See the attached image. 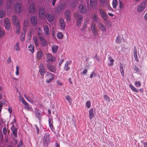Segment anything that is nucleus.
Masks as SVG:
<instances>
[{
  "label": "nucleus",
  "mask_w": 147,
  "mask_h": 147,
  "mask_svg": "<svg viewBox=\"0 0 147 147\" xmlns=\"http://www.w3.org/2000/svg\"><path fill=\"white\" fill-rule=\"evenodd\" d=\"M3 138V135L2 132L0 131V143L2 141Z\"/></svg>",
  "instance_id": "nucleus-49"
},
{
  "label": "nucleus",
  "mask_w": 147,
  "mask_h": 147,
  "mask_svg": "<svg viewBox=\"0 0 147 147\" xmlns=\"http://www.w3.org/2000/svg\"><path fill=\"white\" fill-rule=\"evenodd\" d=\"M90 5L92 8L96 7L97 4V0H90Z\"/></svg>",
  "instance_id": "nucleus-21"
},
{
  "label": "nucleus",
  "mask_w": 147,
  "mask_h": 147,
  "mask_svg": "<svg viewBox=\"0 0 147 147\" xmlns=\"http://www.w3.org/2000/svg\"><path fill=\"white\" fill-rule=\"evenodd\" d=\"M65 98L67 100L69 103H71L72 100L71 98L69 96H66L65 97Z\"/></svg>",
  "instance_id": "nucleus-40"
},
{
  "label": "nucleus",
  "mask_w": 147,
  "mask_h": 147,
  "mask_svg": "<svg viewBox=\"0 0 147 147\" xmlns=\"http://www.w3.org/2000/svg\"><path fill=\"white\" fill-rule=\"evenodd\" d=\"M29 51L33 54L34 52V45L33 43H30L28 47Z\"/></svg>",
  "instance_id": "nucleus-22"
},
{
  "label": "nucleus",
  "mask_w": 147,
  "mask_h": 147,
  "mask_svg": "<svg viewBox=\"0 0 147 147\" xmlns=\"http://www.w3.org/2000/svg\"><path fill=\"white\" fill-rule=\"evenodd\" d=\"M3 132L4 135H5V136H6V135L7 130L6 127L5 126L3 128Z\"/></svg>",
  "instance_id": "nucleus-51"
},
{
  "label": "nucleus",
  "mask_w": 147,
  "mask_h": 147,
  "mask_svg": "<svg viewBox=\"0 0 147 147\" xmlns=\"http://www.w3.org/2000/svg\"><path fill=\"white\" fill-rule=\"evenodd\" d=\"M22 146V142H20L19 143L17 147H21Z\"/></svg>",
  "instance_id": "nucleus-64"
},
{
  "label": "nucleus",
  "mask_w": 147,
  "mask_h": 147,
  "mask_svg": "<svg viewBox=\"0 0 147 147\" xmlns=\"http://www.w3.org/2000/svg\"><path fill=\"white\" fill-rule=\"evenodd\" d=\"M31 23L33 25H36L37 23V17L36 16H32L30 19Z\"/></svg>",
  "instance_id": "nucleus-18"
},
{
  "label": "nucleus",
  "mask_w": 147,
  "mask_h": 147,
  "mask_svg": "<svg viewBox=\"0 0 147 147\" xmlns=\"http://www.w3.org/2000/svg\"><path fill=\"white\" fill-rule=\"evenodd\" d=\"M98 27L100 30L103 31H106V27L101 23L98 24Z\"/></svg>",
  "instance_id": "nucleus-26"
},
{
  "label": "nucleus",
  "mask_w": 147,
  "mask_h": 147,
  "mask_svg": "<svg viewBox=\"0 0 147 147\" xmlns=\"http://www.w3.org/2000/svg\"><path fill=\"white\" fill-rule=\"evenodd\" d=\"M135 84L136 87H139L141 86V82L140 81H136L135 82Z\"/></svg>",
  "instance_id": "nucleus-42"
},
{
  "label": "nucleus",
  "mask_w": 147,
  "mask_h": 147,
  "mask_svg": "<svg viewBox=\"0 0 147 147\" xmlns=\"http://www.w3.org/2000/svg\"><path fill=\"white\" fill-rule=\"evenodd\" d=\"M36 116L37 118L40 121L42 119V116L41 115L40 113H36Z\"/></svg>",
  "instance_id": "nucleus-39"
},
{
  "label": "nucleus",
  "mask_w": 147,
  "mask_h": 147,
  "mask_svg": "<svg viewBox=\"0 0 147 147\" xmlns=\"http://www.w3.org/2000/svg\"><path fill=\"white\" fill-rule=\"evenodd\" d=\"M12 21L14 25L17 27L16 28V33L17 34H19L20 33V27L19 20L18 17L16 16H13L12 17Z\"/></svg>",
  "instance_id": "nucleus-2"
},
{
  "label": "nucleus",
  "mask_w": 147,
  "mask_h": 147,
  "mask_svg": "<svg viewBox=\"0 0 147 147\" xmlns=\"http://www.w3.org/2000/svg\"><path fill=\"white\" fill-rule=\"evenodd\" d=\"M106 6H107L108 7V9L109 10H112V8L110 6V4L108 2H106Z\"/></svg>",
  "instance_id": "nucleus-54"
},
{
  "label": "nucleus",
  "mask_w": 147,
  "mask_h": 147,
  "mask_svg": "<svg viewBox=\"0 0 147 147\" xmlns=\"http://www.w3.org/2000/svg\"><path fill=\"white\" fill-rule=\"evenodd\" d=\"M86 107L88 108H89L91 106V102L90 100H88L87 101L86 105Z\"/></svg>",
  "instance_id": "nucleus-43"
},
{
  "label": "nucleus",
  "mask_w": 147,
  "mask_h": 147,
  "mask_svg": "<svg viewBox=\"0 0 147 147\" xmlns=\"http://www.w3.org/2000/svg\"><path fill=\"white\" fill-rule=\"evenodd\" d=\"M146 7V4L145 2L141 3L138 6L137 11L138 12H140L144 10Z\"/></svg>",
  "instance_id": "nucleus-14"
},
{
  "label": "nucleus",
  "mask_w": 147,
  "mask_h": 147,
  "mask_svg": "<svg viewBox=\"0 0 147 147\" xmlns=\"http://www.w3.org/2000/svg\"><path fill=\"white\" fill-rule=\"evenodd\" d=\"M98 15L97 14H94L93 17V20L94 22H97L98 20Z\"/></svg>",
  "instance_id": "nucleus-33"
},
{
  "label": "nucleus",
  "mask_w": 147,
  "mask_h": 147,
  "mask_svg": "<svg viewBox=\"0 0 147 147\" xmlns=\"http://www.w3.org/2000/svg\"><path fill=\"white\" fill-rule=\"evenodd\" d=\"M37 33L41 45L43 47H45L47 44V42L44 38V35L40 28H38Z\"/></svg>",
  "instance_id": "nucleus-1"
},
{
  "label": "nucleus",
  "mask_w": 147,
  "mask_h": 147,
  "mask_svg": "<svg viewBox=\"0 0 147 147\" xmlns=\"http://www.w3.org/2000/svg\"><path fill=\"white\" fill-rule=\"evenodd\" d=\"M19 67L18 65H17L16 67V76H18L19 75Z\"/></svg>",
  "instance_id": "nucleus-45"
},
{
  "label": "nucleus",
  "mask_w": 147,
  "mask_h": 147,
  "mask_svg": "<svg viewBox=\"0 0 147 147\" xmlns=\"http://www.w3.org/2000/svg\"><path fill=\"white\" fill-rule=\"evenodd\" d=\"M120 69L121 75L123 77L124 76V73L123 70V67H121L120 68Z\"/></svg>",
  "instance_id": "nucleus-52"
},
{
  "label": "nucleus",
  "mask_w": 147,
  "mask_h": 147,
  "mask_svg": "<svg viewBox=\"0 0 147 147\" xmlns=\"http://www.w3.org/2000/svg\"><path fill=\"white\" fill-rule=\"evenodd\" d=\"M75 18L77 20L76 25L78 27L81 26L82 22L83 20L82 15L79 13H76L74 15Z\"/></svg>",
  "instance_id": "nucleus-3"
},
{
  "label": "nucleus",
  "mask_w": 147,
  "mask_h": 147,
  "mask_svg": "<svg viewBox=\"0 0 147 147\" xmlns=\"http://www.w3.org/2000/svg\"><path fill=\"white\" fill-rule=\"evenodd\" d=\"M43 28L45 34L47 35H48L49 33L48 26L47 25H45L44 26Z\"/></svg>",
  "instance_id": "nucleus-27"
},
{
  "label": "nucleus",
  "mask_w": 147,
  "mask_h": 147,
  "mask_svg": "<svg viewBox=\"0 0 147 147\" xmlns=\"http://www.w3.org/2000/svg\"><path fill=\"white\" fill-rule=\"evenodd\" d=\"M57 85L59 86H62L63 84L59 80L57 81Z\"/></svg>",
  "instance_id": "nucleus-63"
},
{
  "label": "nucleus",
  "mask_w": 147,
  "mask_h": 147,
  "mask_svg": "<svg viewBox=\"0 0 147 147\" xmlns=\"http://www.w3.org/2000/svg\"><path fill=\"white\" fill-rule=\"evenodd\" d=\"M129 87L131 90L134 92H136L138 93L139 92V91L138 90H137L133 85H132L131 84H129Z\"/></svg>",
  "instance_id": "nucleus-32"
},
{
  "label": "nucleus",
  "mask_w": 147,
  "mask_h": 147,
  "mask_svg": "<svg viewBox=\"0 0 147 147\" xmlns=\"http://www.w3.org/2000/svg\"><path fill=\"white\" fill-rule=\"evenodd\" d=\"M65 17L66 19L68 21H69L70 20V13L69 10H66L65 12Z\"/></svg>",
  "instance_id": "nucleus-25"
},
{
  "label": "nucleus",
  "mask_w": 147,
  "mask_h": 147,
  "mask_svg": "<svg viewBox=\"0 0 147 147\" xmlns=\"http://www.w3.org/2000/svg\"><path fill=\"white\" fill-rule=\"evenodd\" d=\"M49 124L51 130L52 131H53L55 129L53 125V121L52 119L50 118L49 119Z\"/></svg>",
  "instance_id": "nucleus-23"
},
{
  "label": "nucleus",
  "mask_w": 147,
  "mask_h": 147,
  "mask_svg": "<svg viewBox=\"0 0 147 147\" xmlns=\"http://www.w3.org/2000/svg\"><path fill=\"white\" fill-rule=\"evenodd\" d=\"M45 17L48 21L50 23L53 22L55 21V16L49 13H46Z\"/></svg>",
  "instance_id": "nucleus-8"
},
{
  "label": "nucleus",
  "mask_w": 147,
  "mask_h": 147,
  "mask_svg": "<svg viewBox=\"0 0 147 147\" xmlns=\"http://www.w3.org/2000/svg\"><path fill=\"white\" fill-rule=\"evenodd\" d=\"M104 99L106 101H109L110 99L109 98L107 95H105L104 96Z\"/></svg>",
  "instance_id": "nucleus-50"
},
{
  "label": "nucleus",
  "mask_w": 147,
  "mask_h": 147,
  "mask_svg": "<svg viewBox=\"0 0 147 147\" xmlns=\"http://www.w3.org/2000/svg\"><path fill=\"white\" fill-rule=\"evenodd\" d=\"M134 59H135V61H137L138 62L139 61V59L137 57V55H134Z\"/></svg>",
  "instance_id": "nucleus-58"
},
{
  "label": "nucleus",
  "mask_w": 147,
  "mask_h": 147,
  "mask_svg": "<svg viewBox=\"0 0 147 147\" xmlns=\"http://www.w3.org/2000/svg\"><path fill=\"white\" fill-rule=\"evenodd\" d=\"M137 54V51L136 47L134 46V55Z\"/></svg>",
  "instance_id": "nucleus-55"
},
{
  "label": "nucleus",
  "mask_w": 147,
  "mask_h": 147,
  "mask_svg": "<svg viewBox=\"0 0 147 147\" xmlns=\"http://www.w3.org/2000/svg\"><path fill=\"white\" fill-rule=\"evenodd\" d=\"M14 9L16 13H20L22 11L21 4L19 2L16 3L14 6Z\"/></svg>",
  "instance_id": "nucleus-10"
},
{
  "label": "nucleus",
  "mask_w": 147,
  "mask_h": 147,
  "mask_svg": "<svg viewBox=\"0 0 147 147\" xmlns=\"http://www.w3.org/2000/svg\"><path fill=\"white\" fill-rule=\"evenodd\" d=\"M43 56V54L41 50H40L37 52V58L38 59H41Z\"/></svg>",
  "instance_id": "nucleus-28"
},
{
  "label": "nucleus",
  "mask_w": 147,
  "mask_h": 147,
  "mask_svg": "<svg viewBox=\"0 0 147 147\" xmlns=\"http://www.w3.org/2000/svg\"><path fill=\"white\" fill-rule=\"evenodd\" d=\"M45 76L47 78V79L46 80V81L47 83H49L51 82L54 79V75L48 72H47L45 75Z\"/></svg>",
  "instance_id": "nucleus-6"
},
{
  "label": "nucleus",
  "mask_w": 147,
  "mask_h": 147,
  "mask_svg": "<svg viewBox=\"0 0 147 147\" xmlns=\"http://www.w3.org/2000/svg\"><path fill=\"white\" fill-rule=\"evenodd\" d=\"M79 10L82 13H85L86 12V7L83 5H80L79 6Z\"/></svg>",
  "instance_id": "nucleus-17"
},
{
  "label": "nucleus",
  "mask_w": 147,
  "mask_h": 147,
  "mask_svg": "<svg viewBox=\"0 0 147 147\" xmlns=\"http://www.w3.org/2000/svg\"><path fill=\"white\" fill-rule=\"evenodd\" d=\"M46 66L48 69L51 72L53 73L56 72V68L54 65L50 63H47Z\"/></svg>",
  "instance_id": "nucleus-12"
},
{
  "label": "nucleus",
  "mask_w": 147,
  "mask_h": 147,
  "mask_svg": "<svg viewBox=\"0 0 147 147\" xmlns=\"http://www.w3.org/2000/svg\"><path fill=\"white\" fill-rule=\"evenodd\" d=\"M52 51L54 53H56L58 47L55 45H53L52 46Z\"/></svg>",
  "instance_id": "nucleus-30"
},
{
  "label": "nucleus",
  "mask_w": 147,
  "mask_h": 147,
  "mask_svg": "<svg viewBox=\"0 0 147 147\" xmlns=\"http://www.w3.org/2000/svg\"><path fill=\"white\" fill-rule=\"evenodd\" d=\"M64 61V59H61V60L59 61V65L60 67L61 66V64H62L63 62Z\"/></svg>",
  "instance_id": "nucleus-61"
},
{
  "label": "nucleus",
  "mask_w": 147,
  "mask_h": 147,
  "mask_svg": "<svg viewBox=\"0 0 147 147\" xmlns=\"http://www.w3.org/2000/svg\"><path fill=\"white\" fill-rule=\"evenodd\" d=\"M50 134L49 133L46 132L43 138V143L44 146H47L50 143Z\"/></svg>",
  "instance_id": "nucleus-4"
},
{
  "label": "nucleus",
  "mask_w": 147,
  "mask_h": 147,
  "mask_svg": "<svg viewBox=\"0 0 147 147\" xmlns=\"http://www.w3.org/2000/svg\"><path fill=\"white\" fill-rule=\"evenodd\" d=\"M118 4V1L117 0H113L112 3V5L113 8L115 9Z\"/></svg>",
  "instance_id": "nucleus-35"
},
{
  "label": "nucleus",
  "mask_w": 147,
  "mask_h": 147,
  "mask_svg": "<svg viewBox=\"0 0 147 147\" xmlns=\"http://www.w3.org/2000/svg\"><path fill=\"white\" fill-rule=\"evenodd\" d=\"M11 129L13 135L15 137H17V128L15 127L13 125L11 128Z\"/></svg>",
  "instance_id": "nucleus-24"
},
{
  "label": "nucleus",
  "mask_w": 147,
  "mask_h": 147,
  "mask_svg": "<svg viewBox=\"0 0 147 147\" xmlns=\"http://www.w3.org/2000/svg\"><path fill=\"white\" fill-rule=\"evenodd\" d=\"M64 8V5L61 4H59L57 7V9L59 11L62 10Z\"/></svg>",
  "instance_id": "nucleus-44"
},
{
  "label": "nucleus",
  "mask_w": 147,
  "mask_h": 147,
  "mask_svg": "<svg viewBox=\"0 0 147 147\" xmlns=\"http://www.w3.org/2000/svg\"><path fill=\"white\" fill-rule=\"evenodd\" d=\"M94 109H90L89 111V118L91 119L93 118L94 117V115L93 113Z\"/></svg>",
  "instance_id": "nucleus-29"
},
{
  "label": "nucleus",
  "mask_w": 147,
  "mask_h": 147,
  "mask_svg": "<svg viewBox=\"0 0 147 147\" xmlns=\"http://www.w3.org/2000/svg\"><path fill=\"white\" fill-rule=\"evenodd\" d=\"M22 103L24 104L25 105H28V104L25 101L24 99H22Z\"/></svg>",
  "instance_id": "nucleus-57"
},
{
  "label": "nucleus",
  "mask_w": 147,
  "mask_h": 147,
  "mask_svg": "<svg viewBox=\"0 0 147 147\" xmlns=\"http://www.w3.org/2000/svg\"><path fill=\"white\" fill-rule=\"evenodd\" d=\"M96 74L95 72L94 71H93L92 73L90 75V78H92L93 77H95L96 76Z\"/></svg>",
  "instance_id": "nucleus-48"
},
{
  "label": "nucleus",
  "mask_w": 147,
  "mask_h": 147,
  "mask_svg": "<svg viewBox=\"0 0 147 147\" xmlns=\"http://www.w3.org/2000/svg\"><path fill=\"white\" fill-rule=\"evenodd\" d=\"M46 14L45 8L42 7H40L39 9L38 12L39 17L41 19H43L45 17Z\"/></svg>",
  "instance_id": "nucleus-7"
},
{
  "label": "nucleus",
  "mask_w": 147,
  "mask_h": 147,
  "mask_svg": "<svg viewBox=\"0 0 147 147\" xmlns=\"http://www.w3.org/2000/svg\"><path fill=\"white\" fill-rule=\"evenodd\" d=\"M33 40L36 46H37L38 45L39 43L36 37H34L33 38Z\"/></svg>",
  "instance_id": "nucleus-38"
},
{
  "label": "nucleus",
  "mask_w": 147,
  "mask_h": 147,
  "mask_svg": "<svg viewBox=\"0 0 147 147\" xmlns=\"http://www.w3.org/2000/svg\"><path fill=\"white\" fill-rule=\"evenodd\" d=\"M35 126L36 128V131H37V133L38 134H39V129L38 127L36 125H35Z\"/></svg>",
  "instance_id": "nucleus-62"
},
{
  "label": "nucleus",
  "mask_w": 147,
  "mask_h": 147,
  "mask_svg": "<svg viewBox=\"0 0 147 147\" xmlns=\"http://www.w3.org/2000/svg\"><path fill=\"white\" fill-rule=\"evenodd\" d=\"M14 48L15 50L17 51H18L20 50V42H17L15 44L14 46Z\"/></svg>",
  "instance_id": "nucleus-31"
},
{
  "label": "nucleus",
  "mask_w": 147,
  "mask_h": 147,
  "mask_svg": "<svg viewBox=\"0 0 147 147\" xmlns=\"http://www.w3.org/2000/svg\"><path fill=\"white\" fill-rule=\"evenodd\" d=\"M39 72L42 76H43L45 74V69L43 64L41 63L39 66Z\"/></svg>",
  "instance_id": "nucleus-13"
},
{
  "label": "nucleus",
  "mask_w": 147,
  "mask_h": 147,
  "mask_svg": "<svg viewBox=\"0 0 147 147\" xmlns=\"http://www.w3.org/2000/svg\"><path fill=\"white\" fill-rule=\"evenodd\" d=\"M94 58L95 59H96L97 61H100V59L99 58V57H98L97 54H96Z\"/></svg>",
  "instance_id": "nucleus-60"
},
{
  "label": "nucleus",
  "mask_w": 147,
  "mask_h": 147,
  "mask_svg": "<svg viewBox=\"0 0 147 147\" xmlns=\"http://www.w3.org/2000/svg\"><path fill=\"white\" fill-rule=\"evenodd\" d=\"M121 37L119 36H118L115 40V42L117 43L120 44L121 42Z\"/></svg>",
  "instance_id": "nucleus-37"
},
{
  "label": "nucleus",
  "mask_w": 147,
  "mask_h": 147,
  "mask_svg": "<svg viewBox=\"0 0 147 147\" xmlns=\"http://www.w3.org/2000/svg\"><path fill=\"white\" fill-rule=\"evenodd\" d=\"M119 7L121 9L123 8V5L122 3L120 1H119Z\"/></svg>",
  "instance_id": "nucleus-59"
},
{
  "label": "nucleus",
  "mask_w": 147,
  "mask_h": 147,
  "mask_svg": "<svg viewBox=\"0 0 147 147\" xmlns=\"http://www.w3.org/2000/svg\"><path fill=\"white\" fill-rule=\"evenodd\" d=\"M4 34V32L2 30L1 27H0V37H3Z\"/></svg>",
  "instance_id": "nucleus-47"
},
{
  "label": "nucleus",
  "mask_w": 147,
  "mask_h": 147,
  "mask_svg": "<svg viewBox=\"0 0 147 147\" xmlns=\"http://www.w3.org/2000/svg\"><path fill=\"white\" fill-rule=\"evenodd\" d=\"M28 25V20H25L24 21V27L26 28V27H27Z\"/></svg>",
  "instance_id": "nucleus-46"
},
{
  "label": "nucleus",
  "mask_w": 147,
  "mask_h": 147,
  "mask_svg": "<svg viewBox=\"0 0 147 147\" xmlns=\"http://www.w3.org/2000/svg\"><path fill=\"white\" fill-rule=\"evenodd\" d=\"M4 26L5 28L7 30H9L10 28V22L8 18H6L4 20Z\"/></svg>",
  "instance_id": "nucleus-15"
},
{
  "label": "nucleus",
  "mask_w": 147,
  "mask_h": 147,
  "mask_svg": "<svg viewBox=\"0 0 147 147\" xmlns=\"http://www.w3.org/2000/svg\"><path fill=\"white\" fill-rule=\"evenodd\" d=\"M91 29L93 34L96 36L98 34V32L95 24L92 23L91 25Z\"/></svg>",
  "instance_id": "nucleus-11"
},
{
  "label": "nucleus",
  "mask_w": 147,
  "mask_h": 147,
  "mask_svg": "<svg viewBox=\"0 0 147 147\" xmlns=\"http://www.w3.org/2000/svg\"><path fill=\"white\" fill-rule=\"evenodd\" d=\"M29 11L32 13H34L36 11L35 8V5L34 3H30L29 6Z\"/></svg>",
  "instance_id": "nucleus-16"
},
{
  "label": "nucleus",
  "mask_w": 147,
  "mask_h": 147,
  "mask_svg": "<svg viewBox=\"0 0 147 147\" xmlns=\"http://www.w3.org/2000/svg\"><path fill=\"white\" fill-rule=\"evenodd\" d=\"M46 62L47 63H50L55 62L56 60V58L53 56L51 53L47 54L46 55Z\"/></svg>",
  "instance_id": "nucleus-5"
},
{
  "label": "nucleus",
  "mask_w": 147,
  "mask_h": 147,
  "mask_svg": "<svg viewBox=\"0 0 147 147\" xmlns=\"http://www.w3.org/2000/svg\"><path fill=\"white\" fill-rule=\"evenodd\" d=\"M60 26L61 28L63 30L65 29V24L63 18H60L59 20Z\"/></svg>",
  "instance_id": "nucleus-19"
},
{
  "label": "nucleus",
  "mask_w": 147,
  "mask_h": 147,
  "mask_svg": "<svg viewBox=\"0 0 147 147\" xmlns=\"http://www.w3.org/2000/svg\"><path fill=\"white\" fill-rule=\"evenodd\" d=\"M99 13L102 18L104 20H107L108 19V16L104 10L101 8L98 9Z\"/></svg>",
  "instance_id": "nucleus-9"
},
{
  "label": "nucleus",
  "mask_w": 147,
  "mask_h": 147,
  "mask_svg": "<svg viewBox=\"0 0 147 147\" xmlns=\"http://www.w3.org/2000/svg\"><path fill=\"white\" fill-rule=\"evenodd\" d=\"M32 96V97H30L28 96H27L26 95L24 94V97L28 101L30 102H31V101H32V98H33V95L32 94H30Z\"/></svg>",
  "instance_id": "nucleus-34"
},
{
  "label": "nucleus",
  "mask_w": 147,
  "mask_h": 147,
  "mask_svg": "<svg viewBox=\"0 0 147 147\" xmlns=\"http://www.w3.org/2000/svg\"><path fill=\"white\" fill-rule=\"evenodd\" d=\"M71 62L72 61L71 60L68 61L65 64V66L64 67L65 70L66 71H68L70 69V67H69L68 66L71 63Z\"/></svg>",
  "instance_id": "nucleus-20"
},
{
  "label": "nucleus",
  "mask_w": 147,
  "mask_h": 147,
  "mask_svg": "<svg viewBox=\"0 0 147 147\" xmlns=\"http://www.w3.org/2000/svg\"><path fill=\"white\" fill-rule=\"evenodd\" d=\"M111 62V63H109L108 65L109 66H113V62L114 61V60L111 57H109L108 59Z\"/></svg>",
  "instance_id": "nucleus-36"
},
{
  "label": "nucleus",
  "mask_w": 147,
  "mask_h": 147,
  "mask_svg": "<svg viewBox=\"0 0 147 147\" xmlns=\"http://www.w3.org/2000/svg\"><path fill=\"white\" fill-rule=\"evenodd\" d=\"M57 37L59 39H62L63 37V35L62 32H59L57 34Z\"/></svg>",
  "instance_id": "nucleus-41"
},
{
  "label": "nucleus",
  "mask_w": 147,
  "mask_h": 147,
  "mask_svg": "<svg viewBox=\"0 0 147 147\" xmlns=\"http://www.w3.org/2000/svg\"><path fill=\"white\" fill-rule=\"evenodd\" d=\"M4 12L3 11H0V18H2L4 15Z\"/></svg>",
  "instance_id": "nucleus-53"
},
{
  "label": "nucleus",
  "mask_w": 147,
  "mask_h": 147,
  "mask_svg": "<svg viewBox=\"0 0 147 147\" xmlns=\"http://www.w3.org/2000/svg\"><path fill=\"white\" fill-rule=\"evenodd\" d=\"M11 7V4L10 3L7 2V9H10Z\"/></svg>",
  "instance_id": "nucleus-56"
}]
</instances>
